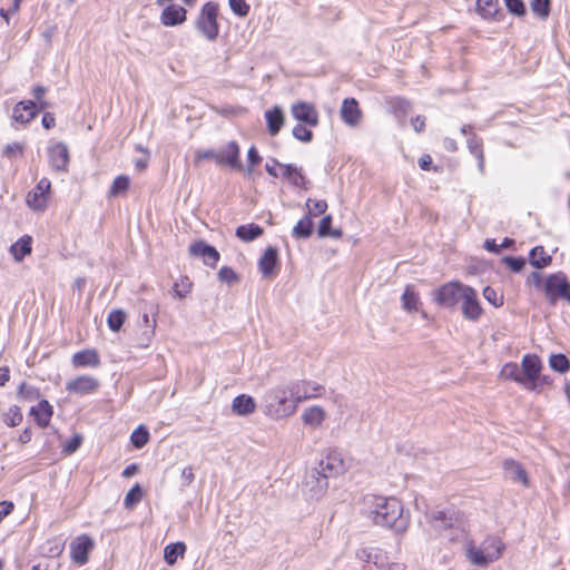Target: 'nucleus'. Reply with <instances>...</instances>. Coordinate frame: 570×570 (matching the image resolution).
<instances>
[{
	"mask_svg": "<svg viewBox=\"0 0 570 570\" xmlns=\"http://www.w3.org/2000/svg\"><path fill=\"white\" fill-rule=\"evenodd\" d=\"M38 112L37 104L32 100L19 101L12 110V119L21 125L29 124Z\"/></svg>",
	"mask_w": 570,
	"mask_h": 570,
	"instance_id": "obj_20",
	"label": "nucleus"
},
{
	"mask_svg": "<svg viewBox=\"0 0 570 570\" xmlns=\"http://www.w3.org/2000/svg\"><path fill=\"white\" fill-rule=\"evenodd\" d=\"M48 159L52 170L67 173L70 160L68 146L62 141L49 146Z\"/></svg>",
	"mask_w": 570,
	"mask_h": 570,
	"instance_id": "obj_14",
	"label": "nucleus"
},
{
	"mask_svg": "<svg viewBox=\"0 0 570 570\" xmlns=\"http://www.w3.org/2000/svg\"><path fill=\"white\" fill-rule=\"evenodd\" d=\"M401 301L402 307L410 313L416 312L421 304L419 293L415 291V287L411 284L406 285L402 294Z\"/></svg>",
	"mask_w": 570,
	"mask_h": 570,
	"instance_id": "obj_32",
	"label": "nucleus"
},
{
	"mask_svg": "<svg viewBox=\"0 0 570 570\" xmlns=\"http://www.w3.org/2000/svg\"><path fill=\"white\" fill-rule=\"evenodd\" d=\"M282 176L284 179H286L289 184H292L295 187L299 188H307V179L305 175L303 174L302 168L293 165V164H286L283 166Z\"/></svg>",
	"mask_w": 570,
	"mask_h": 570,
	"instance_id": "obj_26",
	"label": "nucleus"
},
{
	"mask_svg": "<svg viewBox=\"0 0 570 570\" xmlns=\"http://www.w3.org/2000/svg\"><path fill=\"white\" fill-rule=\"evenodd\" d=\"M429 519L436 530L451 528L454 522L453 514L444 510L433 511Z\"/></svg>",
	"mask_w": 570,
	"mask_h": 570,
	"instance_id": "obj_35",
	"label": "nucleus"
},
{
	"mask_svg": "<svg viewBox=\"0 0 570 570\" xmlns=\"http://www.w3.org/2000/svg\"><path fill=\"white\" fill-rule=\"evenodd\" d=\"M507 9L518 16L523 17L525 14V6L522 0H504Z\"/></svg>",
	"mask_w": 570,
	"mask_h": 570,
	"instance_id": "obj_56",
	"label": "nucleus"
},
{
	"mask_svg": "<svg viewBox=\"0 0 570 570\" xmlns=\"http://www.w3.org/2000/svg\"><path fill=\"white\" fill-rule=\"evenodd\" d=\"M9 252L16 262H22L32 252V237L23 235L10 246Z\"/></svg>",
	"mask_w": 570,
	"mask_h": 570,
	"instance_id": "obj_27",
	"label": "nucleus"
},
{
	"mask_svg": "<svg viewBox=\"0 0 570 570\" xmlns=\"http://www.w3.org/2000/svg\"><path fill=\"white\" fill-rule=\"evenodd\" d=\"M291 393L296 403L318 397L324 392V386L313 381H293L289 382Z\"/></svg>",
	"mask_w": 570,
	"mask_h": 570,
	"instance_id": "obj_10",
	"label": "nucleus"
},
{
	"mask_svg": "<svg viewBox=\"0 0 570 570\" xmlns=\"http://www.w3.org/2000/svg\"><path fill=\"white\" fill-rule=\"evenodd\" d=\"M550 0H531V10L540 19L546 20L550 14Z\"/></svg>",
	"mask_w": 570,
	"mask_h": 570,
	"instance_id": "obj_45",
	"label": "nucleus"
},
{
	"mask_svg": "<svg viewBox=\"0 0 570 570\" xmlns=\"http://www.w3.org/2000/svg\"><path fill=\"white\" fill-rule=\"evenodd\" d=\"M130 186V178L126 175H119L117 176L109 189L108 196L109 197H117L119 195L125 194Z\"/></svg>",
	"mask_w": 570,
	"mask_h": 570,
	"instance_id": "obj_40",
	"label": "nucleus"
},
{
	"mask_svg": "<svg viewBox=\"0 0 570 570\" xmlns=\"http://www.w3.org/2000/svg\"><path fill=\"white\" fill-rule=\"evenodd\" d=\"M314 468L328 480L330 478L342 474L346 465L342 453L336 450H331Z\"/></svg>",
	"mask_w": 570,
	"mask_h": 570,
	"instance_id": "obj_8",
	"label": "nucleus"
},
{
	"mask_svg": "<svg viewBox=\"0 0 570 570\" xmlns=\"http://www.w3.org/2000/svg\"><path fill=\"white\" fill-rule=\"evenodd\" d=\"M503 263L513 272L519 273L523 269L525 265V259L523 257H512L505 256L503 258Z\"/></svg>",
	"mask_w": 570,
	"mask_h": 570,
	"instance_id": "obj_58",
	"label": "nucleus"
},
{
	"mask_svg": "<svg viewBox=\"0 0 570 570\" xmlns=\"http://www.w3.org/2000/svg\"><path fill=\"white\" fill-rule=\"evenodd\" d=\"M476 11L485 20H500L501 11L498 0H476Z\"/></svg>",
	"mask_w": 570,
	"mask_h": 570,
	"instance_id": "obj_29",
	"label": "nucleus"
},
{
	"mask_svg": "<svg viewBox=\"0 0 570 570\" xmlns=\"http://www.w3.org/2000/svg\"><path fill=\"white\" fill-rule=\"evenodd\" d=\"M278 264V250L275 247H267L263 256L258 261V269L263 276L268 277L274 274V269Z\"/></svg>",
	"mask_w": 570,
	"mask_h": 570,
	"instance_id": "obj_24",
	"label": "nucleus"
},
{
	"mask_svg": "<svg viewBox=\"0 0 570 570\" xmlns=\"http://www.w3.org/2000/svg\"><path fill=\"white\" fill-rule=\"evenodd\" d=\"M81 443L82 436L76 434L63 445V452L67 454L75 453L80 448Z\"/></svg>",
	"mask_w": 570,
	"mask_h": 570,
	"instance_id": "obj_62",
	"label": "nucleus"
},
{
	"mask_svg": "<svg viewBox=\"0 0 570 570\" xmlns=\"http://www.w3.org/2000/svg\"><path fill=\"white\" fill-rule=\"evenodd\" d=\"M313 232V222L308 215H305L293 227L292 236L296 239L308 238Z\"/></svg>",
	"mask_w": 570,
	"mask_h": 570,
	"instance_id": "obj_38",
	"label": "nucleus"
},
{
	"mask_svg": "<svg viewBox=\"0 0 570 570\" xmlns=\"http://www.w3.org/2000/svg\"><path fill=\"white\" fill-rule=\"evenodd\" d=\"M530 264L535 268H543L551 264L552 258L548 255L543 246H535L529 254Z\"/></svg>",
	"mask_w": 570,
	"mask_h": 570,
	"instance_id": "obj_37",
	"label": "nucleus"
},
{
	"mask_svg": "<svg viewBox=\"0 0 570 570\" xmlns=\"http://www.w3.org/2000/svg\"><path fill=\"white\" fill-rule=\"evenodd\" d=\"M187 11L181 6L170 4L167 6L160 16V21L166 27H174L181 24L186 20Z\"/></svg>",
	"mask_w": 570,
	"mask_h": 570,
	"instance_id": "obj_21",
	"label": "nucleus"
},
{
	"mask_svg": "<svg viewBox=\"0 0 570 570\" xmlns=\"http://www.w3.org/2000/svg\"><path fill=\"white\" fill-rule=\"evenodd\" d=\"M126 314L121 309H114L108 314L107 324L112 332H118L122 327Z\"/></svg>",
	"mask_w": 570,
	"mask_h": 570,
	"instance_id": "obj_44",
	"label": "nucleus"
},
{
	"mask_svg": "<svg viewBox=\"0 0 570 570\" xmlns=\"http://www.w3.org/2000/svg\"><path fill=\"white\" fill-rule=\"evenodd\" d=\"M100 386L99 381L90 375H80L75 377L73 380H70L66 384V390L70 394L83 396L94 394L98 391Z\"/></svg>",
	"mask_w": 570,
	"mask_h": 570,
	"instance_id": "obj_15",
	"label": "nucleus"
},
{
	"mask_svg": "<svg viewBox=\"0 0 570 570\" xmlns=\"http://www.w3.org/2000/svg\"><path fill=\"white\" fill-rule=\"evenodd\" d=\"M256 410L255 400L247 394L237 395L232 402V411L236 415L245 416L254 413Z\"/></svg>",
	"mask_w": 570,
	"mask_h": 570,
	"instance_id": "obj_25",
	"label": "nucleus"
},
{
	"mask_svg": "<svg viewBox=\"0 0 570 570\" xmlns=\"http://www.w3.org/2000/svg\"><path fill=\"white\" fill-rule=\"evenodd\" d=\"M292 115L295 119L311 127L318 125V114L315 107L307 102H297L292 106Z\"/></svg>",
	"mask_w": 570,
	"mask_h": 570,
	"instance_id": "obj_19",
	"label": "nucleus"
},
{
	"mask_svg": "<svg viewBox=\"0 0 570 570\" xmlns=\"http://www.w3.org/2000/svg\"><path fill=\"white\" fill-rule=\"evenodd\" d=\"M466 286L461 283H446L434 291L433 299L441 306L453 307L461 299L463 288Z\"/></svg>",
	"mask_w": 570,
	"mask_h": 570,
	"instance_id": "obj_9",
	"label": "nucleus"
},
{
	"mask_svg": "<svg viewBox=\"0 0 570 570\" xmlns=\"http://www.w3.org/2000/svg\"><path fill=\"white\" fill-rule=\"evenodd\" d=\"M72 364L75 367H97L100 358L95 350H83L73 354Z\"/></svg>",
	"mask_w": 570,
	"mask_h": 570,
	"instance_id": "obj_28",
	"label": "nucleus"
},
{
	"mask_svg": "<svg viewBox=\"0 0 570 570\" xmlns=\"http://www.w3.org/2000/svg\"><path fill=\"white\" fill-rule=\"evenodd\" d=\"M50 189V180L47 177L41 178L37 186L28 194L27 205L33 210H45L48 204Z\"/></svg>",
	"mask_w": 570,
	"mask_h": 570,
	"instance_id": "obj_13",
	"label": "nucleus"
},
{
	"mask_svg": "<svg viewBox=\"0 0 570 570\" xmlns=\"http://www.w3.org/2000/svg\"><path fill=\"white\" fill-rule=\"evenodd\" d=\"M217 156H218L217 149L210 148V149L196 150L195 156H194V163H195V165H199L204 160L212 159L217 165Z\"/></svg>",
	"mask_w": 570,
	"mask_h": 570,
	"instance_id": "obj_53",
	"label": "nucleus"
},
{
	"mask_svg": "<svg viewBox=\"0 0 570 570\" xmlns=\"http://www.w3.org/2000/svg\"><path fill=\"white\" fill-rule=\"evenodd\" d=\"M230 10L238 17L244 18L249 13L250 7L246 0H228Z\"/></svg>",
	"mask_w": 570,
	"mask_h": 570,
	"instance_id": "obj_52",
	"label": "nucleus"
},
{
	"mask_svg": "<svg viewBox=\"0 0 570 570\" xmlns=\"http://www.w3.org/2000/svg\"><path fill=\"white\" fill-rule=\"evenodd\" d=\"M503 470L505 476L513 482L521 483L524 487H529V479L525 470L520 463L514 460H504Z\"/></svg>",
	"mask_w": 570,
	"mask_h": 570,
	"instance_id": "obj_23",
	"label": "nucleus"
},
{
	"mask_svg": "<svg viewBox=\"0 0 570 570\" xmlns=\"http://www.w3.org/2000/svg\"><path fill=\"white\" fill-rule=\"evenodd\" d=\"M18 396L27 401H36L40 397L38 387L22 382L18 387Z\"/></svg>",
	"mask_w": 570,
	"mask_h": 570,
	"instance_id": "obj_46",
	"label": "nucleus"
},
{
	"mask_svg": "<svg viewBox=\"0 0 570 570\" xmlns=\"http://www.w3.org/2000/svg\"><path fill=\"white\" fill-rule=\"evenodd\" d=\"M544 293L548 302L554 305L559 298L570 302V283L563 272L551 274L544 283Z\"/></svg>",
	"mask_w": 570,
	"mask_h": 570,
	"instance_id": "obj_5",
	"label": "nucleus"
},
{
	"mask_svg": "<svg viewBox=\"0 0 570 570\" xmlns=\"http://www.w3.org/2000/svg\"><path fill=\"white\" fill-rule=\"evenodd\" d=\"M23 420L21 409L18 405H11L3 414L2 421L10 428L18 426Z\"/></svg>",
	"mask_w": 570,
	"mask_h": 570,
	"instance_id": "obj_41",
	"label": "nucleus"
},
{
	"mask_svg": "<svg viewBox=\"0 0 570 570\" xmlns=\"http://www.w3.org/2000/svg\"><path fill=\"white\" fill-rule=\"evenodd\" d=\"M247 160L249 163V167L247 168V173L252 174L254 167L261 164L262 157L259 156L255 146H252L247 151Z\"/></svg>",
	"mask_w": 570,
	"mask_h": 570,
	"instance_id": "obj_61",
	"label": "nucleus"
},
{
	"mask_svg": "<svg viewBox=\"0 0 570 570\" xmlns=\"http://www.w3.org/2000/svg\"><path fill=\"white\" fill-rule=\"evenodd\" d=\"M30 415L40 428H47L53 415V407L47 400H41L37 405L31 406Z\"/></svg>",
	"mask_w": 570,
	"mask_h": 570,
	"instance_id": "obj_22",
	"label": "nucleus"
},
{
	"mask_svg": "<svg viewBox=\"0 0 570 570\" xmlns=\"http://www.w3.org/2000/svg\"><path fill=\"white\" fill-rule=\"evenodd\" d=\"M95 546L94 540L87 535L81 534L77 537L70 543V556L73 562L79 566H83L88 562V553L92 550Z\"/></svg>",
	"mask_w": 570,
	"mask_h": 570,
	"instance_id": "obj_16",
	"label": "nucleus"
},
{
	"mask_svg": "<svg viewBox=\"0 0 570 570\" xmlns=\"http://www.w3.org/2000/svg\"><path fill=\"white\" fill-rule=\"evenodd\" d=\"M460 301H462L461 309L463 317L465 320L476 322L483 313L476 291L468 285L463 288V294Z\"/></svg>",
	"mask_w": 570,
	"mask_h": 570,
	"instance_id": "obj_11",
	"label": "nucleus"
},
{
	"mask_svg": "<svg viewBox=\"0 0 570 570\" xmlns=\"http://www.w3.org/2000/svg\"><path fill=\"white\" fill-rule=\"evenodd\" d=\"M219 6L216 2L208 1L203 4L195 21L196 29L208 40L215 41L219 35L218 24Z\"/></svg>",
	"mask_w": 570,
	"mask_h": 570,
	"instance_id": "obj_4",
	"label": "nucleus"
},
{
	"mask_svg": "<svg viewBox=\"0 0 570 570\" xmlns=\"http://www.w3.org/2000/svg\"><path fill=\"white\" fill-rule=\"evenodd\" d=\"M549 365L553 371L561 374L570 370V362L564 354H551Z\"/></svg>",
	"mask_w": 570,
	"mask_h": 570,
	"instance_id": "obj_42",
	"label": "nucleus"
},
{
	"mask_svg": "<svg viewBox=\"0 0 570 570\" xmlns=\"http://www.w3.org/2000/svg\"><path fill=\"white\" fill-rule=\"evenodd\" d=\"M265 118L269 135L276 136L284 125L283 110L279 107L275 106L273 109L266 110Z\"/></svg>",
	"mask_w": 570,
	"mask_h": 570,
	"instance_id": "obj_31",
	"label": "nucleus"
},
{
	"mask_svg": "<svg viewBox=\"0 0 570 570\" xmlns=\"http://www.w3.org/2000/svg\"><path fill=\"white\" fill-rule=\"evenodd\" d=\"M217 166L242 169L240 148L237 141L230 140L217 149Z\"/></svg>",
	"mask_w": 570,
	"mask_h": 570,
	"instance_id": "obj_12",
	"label": "nucleus"
},
{
	"mask_svg": "<svg viewBox=\"0 0 570 570\" xmlns=\"http://www.w3.org/2000/svg\"><path fill=\"white\" fill-rule=\"evenodd\" d=\"M306 207H307L308 216H311V215L317 216V215H322L326 212L327 203L323 199L316 200V199L308 198L306 202Z\"/></svg>",
	"mask_w": 570,
	"mask_h": 570,
	"instance_id": "obj_49",
	"label": "nucleus"
},
{
	"mask_svg": "<svg viewBox=\"0 0 570 570\" xmlns=\"http://www.w3.org/2000/svg\"><path fill=\"white\" fill-rule=\"evenodd\" d=\"M218 278L220 282L224 283H234L238 279L237 274L235 271L228 266H223L218 272Z\"/></svg>",
	"mask_w": 570,
	"mask_h": 570,
	"instance_id": "obj_60",
	"label": "nucleus"
},
{
	"mask_svg": "<svg viewBox=\"0 0 570 570\" xmlns=\"http://www.w3.org/2000/svg\"><path fill=\"white\" fill-rule=\"evenodd\" d=\"M362 514L374 524L392 529L396 533L405 532L410 524L402 502L394 497L367 494L363 499Z\"/></svg>",
	"mask_w": 570,
	"mask_h": 570,
	"instance_id": "obj_1",
	"label": "nucleus"
},
{
	"mask_svg": "<svg viewBox=\"0 0 570 570\" xmlns=\"http://www.w3.org/2000/svg\"><path fill=\"white\" fill-rule=\"evenodd\" d=\"M189 253L193 256L202 257L204 264L210 267H215L220 258L218 250L204 240L193 243L189 246Z\"/></svg>",
	"mask_w": 570,
	"mask_h": 570,
	"instance_id": "obj_17",
	"label": "nucleus"
},
{
	"mask_svg": "<svg viewBox=\"0 0 570 570\" xmlns=\"http://www.w3.org/2000/svg\"><path fill=\"white\" fill-rule=\"evenodd\" d=\"M331 226H332V216L331 215L324 216L320 222L318 236L326 237V236L331 235L334 237H340L342 235L341 230H332Z\"/></svg>",
	"mask_w": 570,
	"mask_h": 570,
	"instance_id": "obj_48",
	"label": "nucleus"
},
{
	"mask_svg": "<svg viewBox=\"0 0 570 570\" xmlns=\"http://www.w3.org/2000/svg\"><path fill=\"white\" fill-rule=\"evenodd\" d=\"M501 376L505 380L514 381L524 386L521 368L517 363L510 362L504 364L501 370Z\"/></svg>",
	"mask_w": 570,
	"mask_h": 570,
	"instance_id": "obj_39",
	"label": "nucleus"
},
{
	"mask_svg": "<svg viewBox=\"0 0 570 570\" xmlns=\"http://www.w3.org/2000/svg\"><path fill=\"white\" fill-rule=\"evenodd\" d=\"M155 336V328L151 325L140 327V333L137 336V342L140 347H148Z\"/></svg>",
	"mask_w": 570,
	"mask_h": 570,
	"instance_id": "obj_50",
	"label": "nucleus"
},
{
	"mask_svg": "<svg viewBox=\"0 0 570 570\" xmlns=\"http://www.w3.org/2000/svg\"><path fill=\"white\" fill-rule=\"evenodd\" d=\"M293 136L303 142H309L313 139V132L312 130L307 129L304 125L297 124L293 130Z\"/></svg>",
	"mask_w": 570,
	"mask_h": 570,
	"instance_id": "obj_55",
	"label": "nucleus"
},
{
	"mask_svg": "<svg viewBox=\"0 0 570 570\" xmlns=\"http://www.w3.org/2000/svg\"><path fill=\"white\" fill-rule=\"evenodd\" d=\"M483 297L492 304L494 307H500L503 305V296L499 295L494 288L491 286H485L483 289Z\"/></svg>",
	"mask_w": 570,
	"mask_h": 570,
	"instance_id": "obj_54",
	"label": "nucleus"
},
{
	"mask_svg": "<svg viewBox=\"0 0 570 570\" xmlns=\"http://www.w3.org/2000/svg\"><path fill=\"white\" fill-rule=\"evenodd\" d=\"M263 233L264 229L259 225L250 223L238 226L236 228L235 235L243 242L248 243L262 236Z\"/></svg>",
	"mask_w": 570,
	"mask_h": 570,
	"instance_id": "obj_33",
	"label": "nucleus"
},
{
	"mask_svg": "<svg viewBox=\"0 0 570 570\" xmlns=\"http://www.w3.org/2000/svg\"><path fill=\"white\" fill-rule=\"evenodd\" d=\"M356 557L363 562H373L379 566V559L381 558L379 551L372 548H364L357 551Z\"/></svg>",
	"mask_w": 570,
	"mask_h": 570,
	"instance_id": "obj_51",
	"label": "nucleus"
},
{
	"mask_svg": "<svg viewBox=\"0 0 570 570\" xmlns=\"http://www.w3.org/2000/svg\"><path fill=\"white\" fill-rule=\"evenodd\" d=\"M542 363L535 354H525L521 361V373L524 382V387L531 391L538 390V381L540 380V372Z\"/></svg>",
	"mask_w": 570,
	"mask_h": 570,
	"instance_id": "obj_6",
	"label": "nucleus"
},
{
	"mask_svg": "<svg viewBox=\"0 0 570 570\" xmlns=\"http://www.w3.org/2000/svg\"><path fill=\"white\" fill-rule=\"evenodd\" d=\"M505 550L504 542L495 535L487 537L479 547L469 544L466 556L476 566H487L499 560Z\"/></svg>",
	"mask_w": 570,
	"mask_h": 570,
	"instance_id": "obj_3",
	"label": "nucleus"
},
{
	"mask_svg": "<svg viewBox=\"0 0 570 570\" xmlns=\"http://www.w3.org/2000/svg\"><path fill=\"white\" fill-rule=\"evenodd\" d=\"M328 480L318 472L315 468H312L304 480L303 491L311 500L321 499L327 491Z\"/></svg>",
	"mask_w": 570,
	"mask_h": 570,
	"instance_id": "obj_7",
	"label": "nucleus"
},
{
	"mask_svg": "<svg viewBox=\"0 0 570 570\" xmlns=\"http://www.w3.org/2000/svg\"><path fill=\"white\" fill-rule=\"evenodd\" d=\"M186 552V544L184 542H175L165 547L164 559L169 566H174L177 559L184 557Z\"/></svg>",
	"mask_w": 570,
	"mask_h": 570,
	"instance_id": "obj_36",
	"label": "nucleus"
},
{
	"mask_svg": "<svg viewBox=\"0 0 570 570\" xmlns=\"http://www.w3.org/2000/svg\"><path fill=\"white\" fill-rule=\"evenodd\" d=\"M285 164H281L276 158H272L269 161L265 164V170L271 175L272 177H279V174L277 171V168L279 167L283 170V166Z\"/></svg>",
	"mask_w": 570,
	"mask_h": 570,
	"instance_id": "obj_64",
	"label": "nucleus"
},
{
	"mask_svg": "<svg viewBox=\"0 0 570 570\" xmlns=\"http://www.w3.org/2000/svg\"><path fill=\"white\" fill-rule=\"evenodd\" d=\"M342 121L350 126L356 127L363 117L362 110L355 98H345L340 110Z\"/></svg>",
	"mask_w": 570,
	"mask_h": 570,
	"instance_id": "obj_18",
	"label": "nucleus"
},
{
	"mask_svg": "<svg viewBox=\"0 0 570 570\" xmlns=\"http://www.w3.org/2000/svg\"><path fill=\"white\" fill-rule=\"evenodd\" d=\"M136 149L138 151H141L145 154V157L144 158H138L135 160V167L141 171L144 169L147 168V165H148V159H149V151L147 150V148L142 147L141 145H137L136 146Z\"/></svg>",
	"mask_w": 570,
	"mask_h": 570,
	"instance_id": "obj_63",
	"label": "nucleus"
},
{
	"mask_svg": "<svg viewBox=\"0 0 570 570\" xmlns=\"http://www.w3.org/2000/svg\"><path fill=\"white\" fill-rule=\"evenodd\" d=\"M191 288V283L189 282L188 277H183L180 282H176L174 284V292L179 297H185Z\"/></svg>",
	"mask_w": 570,
	"mask_h": 570,
	"instance_id": "obj_57",
	"label": "nucleus"
},
{
	"mask_svg": "<svg viewBox=\"0 0 570 570\" xmlns=\"http://www.w3.org/2000/svg\"><path fill=\"white\" fill-rule=\"evenodd\" d=\"M142 499V490L140 485L135 484L126 494L124 505L127 509H132Z\"/></svg>",
	"mask_w": 570,
	"mask_h": 570,
	"instance_id": "obj_47",
	"label": "nucleus"
},
{
	"mask_svg": "<svg viewBox=\"0 0 570 570\" xmlns=\"http://www.w3.org/2000/svg\"><path fill=\"white\" fill-rule=\"evenodd\" d=\"M22 153H23V146L17 141L8 144L3 150V155L10 159L21 156Z\"/></svg>",
	"mask_w": 570,
	"mask_h": 570,
	"instance_id": "obj_59",
	"label": "nucleus"
},
{
	"mask_svg": "<svg viewBox=\"0 0 570 570\" xmlns=\"http://www.w3.org/2000/svg\"><path fill=\"white\" fill-rule=\"evenodd\" d=\"M482 139L471 134L468 139L469 151L478 159V168L481 174L484 173V154Z\"/></svg>",
	"mask_w": 570,
	"mask_h": 570,
	"instance_id": "obj_34",
	"label": "nucleus"
},
{
	"mask_svg": "<svg viewBox=\"0 0 570 570\" xmlns=\"http://www.w3.org/2000/svg\"><path fill=\"white\" fill-rule=\"evenodd\" d=\"M149 441V432L144 425H139L130 435V442L136 449L144 448Z\"/></svg>",
	"mask_w": 570,
	"mask_h": 570,
	"instance_id": "obj_43",
	"label": "nucleus"
},
{
	"mask_svg": "<svg viewBox=\"0 0 570 570\" xmlns=\"http://www.w3.org/2000/svg\"><path fill=\"white\" fill-rule=\"evenodd\" d=\"M297 403L292 396L289 384L269 389L263 399V412L271 419L279 420L293 415Z\"/></svg>",
	"mask_w": 570,
	"mask_h": 570,
	"instance_id": "obj_2",
	"label": "nucleus"
},
{
	"mask_svg": "<svg viewBox=\"0 0 570 570\" xmlns=\"http://www.w3.org/2000/svg\"><path fill=\"white\" fill-rule=\"evenodd\" d=\"M325 417V411L318 405L307 407L302 414L303 423L313 429L320 428L323 424Z\"/></svg>",
	"mask_w": 570,
	"mask_h": 570,
	"instance_id": "obj_30",
	"label": "nucleus"
}]
</instances>
